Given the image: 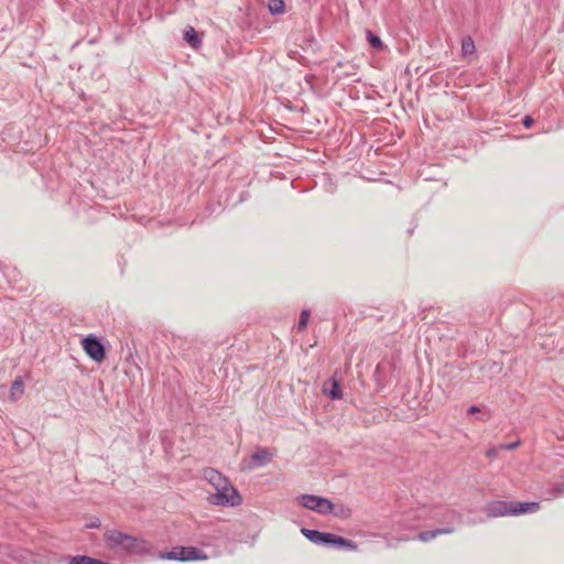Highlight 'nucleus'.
I'll use <instances>...</instances> for the list:
<instances>
[{
	"mask_svg": "<svg viewBox=\"0 0 564 564\" xmlns=\"http://www.w3.org/2000/svg\"><path fill=\"white\" fill-rule=\"evenodd\" d=\"M511 516L531 513L539 510V502H510Z\"/></svg>",
	"mask_w": 564,
	"mask_h": 564,
	"instance_id": "9d476101",
	"label": "nucleus"
},
{
	"mask_svg": "<svg viewBox=\"0 0 564 564\" xmlns=\"http://www.w3.org/2000/svg\"><path fill=\"white\" fill-rule=\"evenodd\" d=\"M82 346L86 355L97 362L106 358V348L95 335H88L82 339Z\"/></svg>",
	"mask_w": 564,
	"mask_h": 564,
	"instance_id": "39448f33",
	"label": "nucleus"
},
{
	"mask_svg": "<svg viewBox=\"0 0 564 564\" xmlns=\"http://www.w3.org/2000/svg\"><path fill=\"white\" fill-rule=\"evenodd\" d=\"M184 40L188 45H191L194 48H198L202 44V40L198 33L193 26H187L184 30Z\"/></svg>",
	"mask_w": 564,
	"mask_h": 564,
	"instance_id": "ddd939ff",
	"label": "nucleus"
},
{
	"mask_svg": "<svg viewBox=\"0 0 564 564\" xmlns=\"http://www.w3.org/2000/svg\"><path fill=\"white\" fill-rule=\"evenodd\" d=\"M499 451H501L500 445L496 447H490L489 449H487L486 455L489 458H495L498 456Z\"/></svg>",
	"mask_w": 564,
	"mask_h": 564,
	"instance_id": "aec40b11",
	"label": "nucleus"
},
{
	"mask_svg": "<svg viewBox=\"0 0 564 564\" xmlns=\"http://www.w3.org/2000/svg\"><path fill=\"white\" fill-rule=\"evenodd\" d=\"M485 511L489 518L511 516L510 502L491 501L486 506Z\"/></svg>",
	"mask_w": 564,
	"mask_h": 564,
	"instance_id": "423d86ee",
	"label": "nucleus"
},
{
	"mask_svg": "<svg viewBox=\"0 0 564 564\" xmlns=\"http://www.w3.org/2000/svg\"><path fill=\"white\" fill-rule=\"evenodd\" d=\"M555 490H556L557 494H563L564 492V482L556 484L555 485Z\"/></svg>",
	"mask_w": 564,
	"mask_h": 564,
	"instance_id": "5701e85b",
	"label": "nucleus"
},
{
	"mask_svg": "<svg viewBox=\"0 0 564 564\" xmlns=\"http://www.w3.org/2000/svg\"><path fill=\"white\" fill-rule=\"evenodd\" d=\"M449 514H451L452 518H454L456 516L454 511H451Z\"/></svg>",
	"mask_w": 564,
	"mask_h": 564,
	"instance_id": "393cba45",
	"label": "nucleus"
},
{
	"mask_svg": "<svg viewBox=\"0 0 564 564\" xmlns=\"http://www.w3.org/2000/svg\"><path fill=\"white\" fill-rule=\"evenodd\" d=\"M310 314H311L310 310H303L301 312L299 324H297V329L300 332L306 328L307 322H308V318H310Z\"/></svg>",
	"mask_w": 564,
	"mask_h": 564,
	"instance_id": "6ab92c4d",
	"label": "nucleus"
},
{
	"mask_svg": "<svg viewBox=\"0 0 564 564\" xmlns=\"http://www.w3.org/2000/svg\"><path fill=\"white\" fill-rule=\"evenodd\" d=\"M330 513L339 519H348L351 517L352 511L348 506H346L344 503H338V505L333 503V509H332Z\"/></svg>",
	"mask_w": 564,
	"mask_h": 564,
	"instance_id": "dca6fc26",
	"label": "nucleus"
},
{
	"mask_svg": "<svg viewBox=\"0 0 564 564\" xmlns=\"http://www.w3.org/2000/svg\"><path fill=\"white\" fill-rule=\"evenodd\" d=\"M272 454L268 448L260 447L251 455V467H262L269 464Z\"/></svg>",
	"mask_w": 564,
	"mask_h": 564,
	"instance_id": "1a4fd4ad",
	"label": "nucleus"
},
{
	"mask_svg": "<svg viewBox=\"0 0 564 564\" xmlns=\"http://www.w3.org/2000/svg\"><path fill=\"white\" fill-rule=\"evenodd\" d=\"M366 36H367V41L371 45V47H373V48H376L378 51L383 50V43H382L381 39L378 35L372 33L370 30H367L366 31Z\"/></svg>",
	"mask_w": 564,
	"mask_h": 564,
	"instance_id": "f3484780",
	"label": "nucleus"
},
{
	"mask_svg": "<svg viewBox=\"0 0 564 564\" xmlns=\"http://www.w3.org/2000/svg\"><path fill=\"white\" fill-rule=\"evenodd\" d=\"M453 532H454L453 527L438 528L435 530L420 532L417 535V539L422 542H429V541L437 538L438 535L451 534Z\"/></svg>",
	"mask_w": 564,
	"mask_h": 564,
	"instance_id": "9b49d317",
	"label": "nucleus"
},
{
	"mask_svg": "<svg viewBox=\"0 0 564 564\" xmlns=\"http://www.w3.org/2000/svg\"><path fill=\"white\" fill-rule=\"evenodd\" d=\"M299 501L302 507L323 516L329 514L333 509V502L329 499L315 495H301Z\"/></svg>",
	"mask_w": 564,
	"mask_h": 564,
	"instance_id": "20e7f679",
	"label": "nucleus"
},
{
	"mask_svg": "<svg viewBox=\"0 0 564 564\" xmlns=\"http://www.w3.org/2000/svg\"><path fill=\"white\" fill-rule=\"evenodd\" d=\"M268 8L272 14H280L284 12L285 6L282 0H269Z\"/></svg>",
	"mask_w": 564,
	"mask_h": 564,
	"instance_id": "a211bd4d",
	"label": "nucleus"
},
{
	"mask_svg": "<svg viewBox=\"0 0 564 564\" xmlns=\"http://www.w3.org/2000/svg\"><path fill=\"white\" fill-rule=\"evenodd\" d=\"M480 409L477 406V405H471L469 409H468V413L469 414H474V413H477L479 412Z\"/></svg>",
	"mask_w": 564,
	"mask_h": 564,
	"instance_id": "b1692460",
	"label": "nucleus"
},
{
	"mask_svg": "<svg viewBox=\"0 0 564 564\" xmlns=\"http://www.w3.org/2000/svg\"><path fill=\"white\" fill-rule=\"evenodd\" d=\"M534 120L532 117L530 116H525L522 120V124L525 127V128H530L532 124H533Z\"/></svg>",
	"mask_w": 564,
	"mask_h": 564,
	"instance_id": "4be33fe9",
	"label": "nucleus"
},
{
	"mask_svg": "<svg viewBox=\"0 0 564 564\" xmlns=\"http://www.w3.org/2000/svg\"><path fill=\"white\" fill-rule=\"evenodd\" d=\"M324 393H326L332 400H339L343 397L339 382L335 379H329L324 383Z\"/></svg>",
	"mask_w": 564,
	"mask_h": 564,
	"instance_id": "f8f14e48",
	"label": "nucleus"
},
{
	"mask_svg": "<svg viewBox=\"0 0 564 564\" xmlns=\"http://www.w3.org/2000/svg\"><path fill=\"white\" fill-rule=\"evenodd\" d=\"M476 53L475 42L471 36H464L462 40V55L464 58L474 56Z\"/></svg>",
	"mask_w": 564,
	"mask_h": 564,
	"instance_id": "4468645a",
	"label": "nucleus"
},
{
	"mask_svg": "<svg viewBox=\"0 0 564 564\" xmlns=\"http://www.w3.org/2000/svg\"><path fill=\"white\" fill-rule=\"evenodd\" d=\"M520 445V441H517V442H512V443H507V444H500V448L501 449H516L517 447H519Z\"/></svg>",
	"mask_w": 564,
	"mask_h": 564,
	"instance_id": "412c9836",
	"label": "nucleus"
},
{
	"mask_svg": "<svg viewBox=\"0 0 564 564\" xmlns=\"http://www.w3.org/2000/svg\"><path fill=\"white\" fill-rule=\"evenodd\" d=\"M301 533L308 539L312 543L326 545L329 539V532H321L317 530L302 528Z\"/></svg>",
	"mask_w": 564,
	"mask_h": 564,
	"instance_id": "6e6552de",
	"label": "nucleus"
},
{
	"mask_svg": "<svg viewBox=\"0 0 564 564\" xmlns=\"http://www.w3.org/2000/svg\"><path fill=\"white\" fill-rule=\"evenodd\" d=\"M104 539L110 550H120L129 555H143L152 550L151 542L119 530H107Z\"/></svg>",
	"mask_w": 564,
	"mask_h": 564,
	"instance_id": "f03ea898",
	"label": "nucleus"
},
{
	"mask_svg": "<svg viewBox=\"0 0 564 564\" xmlns=\"http://www.w3.org/2000/svg\"><path fill=\"white\" fill-rule=\"evenodd\" d=\"M160 558L187 562L207 560L208 556L206 553L195 546H175L171 551L162 553Z\"/></svg>",
	"mask_w": 564,
	"mask_h": 564,
	"instance_id": "7ed1b4c3",
	"label": "nucleus"
},
{
	"mask_svg": "<svg viewBox=\"0 0 564 564\" xmlns=\"http://www.w3.org/2000/svg\"><path fill=\"white\" fill-rule=\"evenodd\" d=\"M327 546H334V547H343L349 551H357L358 545L355 541L346 539L344 536L336 535L334 533L329 534L328 542L326 543Z\"/></svg>",
	"mask_w": 564,
	"mask_h": 564,
	"instance_id": "0eeeda50",
	"label": "nucleus"
},
{
	"mask_svg": "<svg viewBox=\"0 0 564 564\" xmlns=\"http://www.w3.org/2000/svg\"><path fill=\"white\" fill-rule=\"evenodd\" d=\"M23 393H24V383H23L21 377H19L11 384L10 399L12 401H17L18 399H20L22 397Z\"/></svg>",
	"mask_w": 564,
	"mask_h": 564,
	"instance_id": "2eb2a0df",
	"label": "nucleus"
},
{
	"mask_svg": "<svg viewBox=\"0 0 564 564\" xmlns=\"http://www.w3.org/2000/svg\"><path fill=\"white\" fill-rule=\"evenodd\" d=\"M203 475L216 490V494L208 497L212 505L236 507L241 503L239 492L221 473L214 468H206Z\"/></svg>",
	"mask_w": 564,
	"mask_h": 564,
	"instance_id": "f257e3e1",
	"label": "nucleus"
}]
</instances>
